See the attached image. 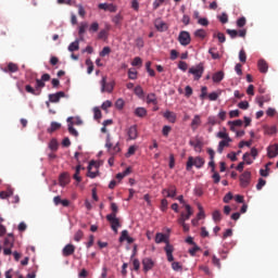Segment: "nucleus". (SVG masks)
<instances>
[{"label": "nucleus", "instance_id": "1", "mask_svg": "<svg viewBox=\"0 0 278 278\" xmlns=\"http://www.w3.org/2000/svg\"><path fill=\"white\" fill-rule=\"evenodd\" d=\"M205 165V160L201 156H189L186 165L187 170H192V166H195V168H203Z\"/></svg>", "mask_w": 278, "mask_h": 278}, {"label": "nucleus", "instance_id": "2", "mask_svg": "<svg viewBox=\"0 0 278 278\" xmlns=\"http://www.w3.org/2000/svg\"><path fill=\"white\" fill-rule=\"evenodd\" d=\"M203 73H205V67L203 66V63H200L195 66H191L189 68V74L193 75L194 81H199L203 77Z\"/></svg>", "mask_w": 278, "mask_h": 278}, {"label": "nucleus", "instance_id": "3", "mask_svg": "<svg viewBox=\"0 0 278 278\" xmlns=\"http://www.w3.org/2000/svg\"><path fill=\"white\" fill-rule=\"evenodd\" d=\"M101 92L112 93L114 91V81L108 83V76H103L100 80Z\"/></svg>", "mask_w": 278, "mask_h": 278}, {"label": "nucleus", "instance_id": "4", "mask_svg": "<svg viewBox=\"0 0 278 278\" xmlns=\"http://www.w3.org/2000/svg\"><path fill=\"white\" fill-rule=\"evenodd\" d=\"M186 213H181L180 217L178 218V225H184L186 224V220H190V216L194 214V211H192V206L190 204H185Z\"/></svg>", "mask_w": 278, "mask_h": 278}, {"label": "nucleus", "instance_id": "5", "mask_svg": "<svg viewBox=\"0 0 278 278\" xmlns=\"http://www.w3.org/2000/svg\"><path fill=\"white\" fill-rule=\"evenodd\" d=\"M178 42L182 47H188V45H190V42H192V38L190 37V33H188L186 30H181L178 35Z\"/></svg>", "mask_w": 278, "mask_h": 278}, {"label": "nucleus", "instance_id": "6", "mask_svg": "<svg viewBox=\"0 0 278 278\" xmlns=\"http://www.w3.org/2000/svg\"><path fill=\"white\" fill-rule=\"evenodd\" d=\"M106 220L111 225V229L114 233H118V227H121V220L115 215H106Z\"/></svg>", "mask_w": 278, "mask_h": 278}, {"label": "nucleus", "instance_id": "7", "mask_svg": "<svg viewBox=\"0 0 278 278\" xmlns=\"http://www.w3.org/2000/svg\"><path fill=\"white\" fill-rule=\"evenodd\" d=\"M105 147L110 155H116L117 153H121V146L118 144V142L115 146L112 144V141L110 140V136L106 138Z\"/></svg>", "mask_w": 278, "mask_h": 278}, {"label": "nucleus", "instance_id": "8", "mask_svg": "<svg viewBox=\"0 0 278 278\" xmlns=\"http://www.w3.org/2000/svg\"><path fill=\"white\" fill-rule=\"evenodd\" d=\"M239 181L241 188H249V185L251 184V172L245 170L243 174H241Z\"/></svg>", "mask_w": 278, "mask_h": 278}, {"label": "nucleus", "instance_id": "9", "mask_svg": "<svg viewBox=\"0 0 278 278\" xmlns=\"http://www.w3.org/2000/svg\"><path fill=\"white\" fill-rule=\"evenodd\" d=\"M66 97V93L64 91H59L56 93H50L48 96L50 103H60V99H64Z\"/></svg>", "mask_w": 278, "mask_h": 278}, {"label": "nucleus", "instance_id": "10", "mask_svg": "<svg viewBox=\"0 0 278 278\" xmlns=\"http://www.w3.org/2000/svg\"><path fill=\"white\" fill-rule=\"evenodd\" d=\"M154 27H155V29H157L161 33L168 30V24H166V22L162 21V18H156L154 21Z\"/></svg>", "mask_w": 278, "mask_h": 278}, {"label": "nucleus", "instance_id": "11", "mask_svg": "<svg viewBox=\"0 0 278 278\" xmlns=\"http://www.w3.org/2000/svg\"><path fill=\"white\" fill-rule=\"evenodd\" d=\"M75 249L73 243L66 244L62 250L63 257H71L75 253Z\"/></svg>", "mask_w": 278, "mask_h": 278}, {"label": "nucleus", "instance_id": "12", "mask_svg": "<svg viewBox=\"0 0 278 278\" xmlns=\"http://www.w3.org/2000/svg\"><path fill=\"white\" fill-rule=\"evenodd\" d=\"M164 251L167 255V262H175V257L173 256V252L175 251V248L170 243H167L164 248Z\"/></svg>", "mask_w": 278, "mask_h": 278}, {"label": "nucleus", "instance_id": "13", "mask_svg": "<svg viewBox=\"0 0 278 278\" xmlns=\"http://www.w3.org/2000/svg\"><path fill=\"white\" fill-rule=\"evenodd\" d=\"M166 192H167V198L175 199V197H177V187L172 185L169 186L168 189L162 190V194H166Z\"/></svg>", "mask_w": 278, "mask_h": 278}, {"label": "nucleus", "instance_id": "14", "mask_svg": "<svg viewBox=\"0 0 278 278\" xmlns=\"http://www.w3.org/2000/svg\"><path fill=\"white\" fill-rule=\"evenodd\" d=\"M70 182H71V176L68 175V173H62L59 177L60 186L64 188V186H68Z\"/></svg>", "mask_w": 278, "mask_h": 278}, {"label": "nucleus", "instance_id": "15", "mask_svg": "<svg viewBox=\"0 0 278 278\" xmlns=\"http://www.w3.org/2000/svg\"><path fill=\"white\" fill-rule=\"evenodd\" d=\"M142 266H143V270L146 273H149V270H151L153 266H155V263L153 262V260L146 257L142 260Z\"/></svg>", "mask_w": 278, "mask_h": 278}, {"label": "nucleus", "instance_id": "16", "mask_svg": "<svg viewBox=\"0 0 278 278\" xmlns=\"http://www.w3.org/2000/svg\"><path fill=\"white\" fill-rule=\"evenodd\" d=\"M128 138L129 140H136L138 138V126L134 125L128 128Z\"/></svg>", "mask_w": 278, "mask_h": 278}, {"label": "nucleus", "instance_id": "17", "mask_svg": "<svg viewBox=\"0 0 278 278\" xmlns=\"http://www.w3.org/2000/svg\"><path fill=\"white\" fill-rule=\"evenodd\" d=\"M267 155L269 159L277 157L278 155V144H273L267 148Z\"/></svg>", "mask_w": 278, "mask_h": 278}, {"label": "nucleus", "instance_id": "18", "mask_svg": "<svg viewBox=\"0 0 278 278\" xmlns=\"http://www.w3.org/2000/svg\"><path fill=\"white\" fill-rule=\"evenodd\" d=\"M93 166L98 168L97 162L94 161L89 162L87 177H90V179H94V177H97V172H92Z\"/></svg>", "mask_w": 278, "mask_h": 278}, {"label": "nucleus", "instance_id": "19", "mask_svg": "<svg viewBox=\"0 0 278 278\" xmlns=\"http://www.w3.org/2000/svg\"><path fill=\"white\" fill-rule=\"evenodd\" d=\"M200 126H201V115H194L191 122L192 131H197V129H199Z\"/></svg>", "mask_w": 278, "mask_h": 278}, {"label": "nucleus", "instance_id": "20", "mask_svg": "<svg viewBox=\"0 0 278 278\" xmlns=\"http://www.w3.org/2000/svg\"><path fill=\"white\" fill-rule=\"evenodd\" d=\"M257 66L260 73H268V63L264 59L258 60Z\"/></svg>", "mask_w": 278, "mask_h": 278}, {"label": "nucleus", "instance_id": "21", "mask_svg": "<svg viewBox=\"0 0 278 278\" xmlns=\"http://www.w3.org/2000/svg\"><path fill=\"white\" fill-rule=\"evenodd\" d=\"M99 10H105L108 12H116V5L109 3H100L98 5Z\"/></svg>", "mask_w": 278, "mask_h": 278}, {"label": "nucleus", "instance_id": "22", "mask_svg": "<svg viewBox=\"0 0 278 278\" xmlns=\"http://www.w3.org/2000/svg\"><path fill=\"white\" fill-rule=\"evenodd\" d=\"M163 116L170 123H176L177 121V114L172 111H166Z\"/></svg>", "mask_w": 278, "mask_h": 278}, {"label": "nucleus", "instance_id": "23", "mask_svg": "<svg viewBox=\"0 0 278 278\" xmlns=\"http://www.w3.org/2000/svg\"><path fill=\"white\" fill-rule=\"evenodd\" d=\"M155 242H156V244H162V242H165L166 244H169L168 240H166V235H164L162 232H157L155 235Z\"/></svg>", "mask_w": 278, "mask_h": 278}, {"label": "nucleus", "instance_id": "24", "mask_svg": "<svg viewBox=\"0 0 278 278\" xmlns=\"http://www.w3.org/2000/svg\"><path fill=\"white\" fill-rule=\"evenodd\" d=\"M212 79H213L214 84H220V80L225 79V73L216 72L215 74H213Z\"/></svg>", "mask_w": 278, "mask_h": 278}, {"label": "nucleus", "instance_id": "25", "mask_svg": "<svg viewBox=\"0 0 278 278\" xmlns=\"http://www.w3.org/2000/svg\"><path fill=\"white\" fill-rule=\"evenodd\" d=\"M83 170H85L84 167H81V165H77L76 166V169H75V174H74V179L75 181H77L78 184H81V177L79 176V173Z\"/></svg>", "mask_w": 278, "mask_h": 278}, {"label": "nucleus", "instance_id": "26", "mask_svg": "<svg viewBox=\"0 0 278 278\" xmlns=\"http://www.w3.org/2000/svg\"><path fill=\"white\" fill-rule=\"evenodd\" d=\"M86 29H88V23H80L78 28V35L80 36V40H84V35L86 34Z\"/></svg>", "mask_w": 278, "mask_h": 278}, {"label": "nucleus", "instance_id": "27", "mask_svg": "<svg viewBox=\"0 0 278 278\" xmlns=\"http://www.w3.org/2000/svg\"><path fill=\"white\" fill-rule=\"evenodd\" d=\"M62 127V124L58 122H52L50 127L48 128V134H53V131H58Z\"/></svg>", "mask_w": 278, "mask_h": 278}, {"label": "nucleus", "instance_id": "28", "mask_svg": "<svg viewBox=\"0 0 278 278\" xmlns=\"http://www.w3.org/2000/svg\"><path fill=\"white\" fill-rule=\"evenodd\" d=\"M25 90L29 94H34V97H40V91H38L36 88L34 89V87H31L30 85H26Z\"/></svg>", "mask_w": 278, "mask_h": 278}, {"label": "nucleus", "instance_id": "29", "mask_svg": "<svg viewBox=\"0 0 278 278\" xmlns=\"http://www.w3.org/2000/svg\"><path fill=\"white\" fill-rule=\"evenodd\" d=\"M14 247V237H7L4 239V248L12 249Z\"/></svg>", "mask_w": 278, "mask_h": 278}, {"label": "nucleus", "instance_id": "30", "mask_svg": "<svg viewBox=\"0 0 278 278\" xmlns=\"http://www.w3.org/2000/svg\"><path fill=\"white\" fill-rule=\"evenodd\" d=\"M217 138H220L222 140L231 141V137H229V134H227V129L225 128L223 131L217 132Z\"/></svg>", "mask_w": 278, "mask_h": 278}, {"label": "nucleus", "instance_id": "31", "mask_svg": "<svg viewBox=\"0 0 278 278\" xmlns=\"http://www.w3.org/2000/svg\"><path fill=\"white\" fill-rule=\"evenodd\" d=\"M147 103H152L153 105H157V97L155 93H149L147 96Z\"/></svg>", "mask_w": 278, "mask_h": 278}, {"label": "nucleus", "instance_id": "32", "mask_svg": "<svg viewBox=\"0 0 278 278\" xmlns=\"http://www.w3.org/2000/svg\"><path fill=\"white\" fill-rule=\"evenodd\" d=\"M146 114H147V109L144 108H137L135 110V115L138 116L139 118H144Z\"/></svg>", "mask_w": 278, "mask_h": 278}, {"label": "nucleus", "instance_id": "33", "mask_svg": "<svg viewBox=\"0 0 278 278\" xmlns=\"http://www.w3.org/2000/svg\"><path fill=\"white\" fill-rule=\"evenodd\" d=\"M194 36L195 38H201V40H203L205 36H207V33L205 31V29H197L194 31Z\"/></svg>", "mask_w": 278, "mask_h": 278}, {"label": "nucleus", "instance_id": "34", "mask_svg": "<svg viewBox=\"0 0 278 278\" xmlns=\"http://www.w3.org/2000/svg\"><path fill=\"white\" fill-rule=\"evenodd\" d=\"M68 51L73 53V51H79V40H75L68 46Z\"/></svg>", "mask_w": 278, "mask_h": 278}, {"label": "nucleus", "instance_id": "35", "mask_svg": "<svg viewBox=\"0 0 278 278\" xmlns=\"http://www.w3.org/2000/svg\"><path fill=\"white\" fill-rule=\"evenodd\" d=\"M228 125L230 126L231 131H233V127H242V119H236L232 122H228Z\"/></svg>", "mask_w": 278, "mask_h": 278}, {"label": "nucleus", "instance_id": "36", "mask_svg": "<svg viewBox=\"0 0 278 278\" xmlns=\"http://www.w3.org/2000/svg\"><path fill=\"white\" fill-rule=\"evenodd\" d=\"M45 81L41 80L40 78H37L36 79V89H37V92L40 91V93L42 92V89L41 88H45Z\"/></svg>", "mask_w": 278, "mask_h": 278}, {"label": "nucleus", "instance_id": "37", "mask_svg": "<svg viewBox=\"0 0 278 278\" xmlns=\"http://www.w3.org/2000/svg\"><path fill=\"white\" fill-rule=\"evenodd\" d=\"M210 55H212L213 60H220V54L216 52V48H211L208 50Z\"/></svg>", "mask_w": 278, "mask_h": 278}, {"label": "nucleus", "instance_id": "38", "mask_svg": "<svg viewBox=\"0 0 278 278\" xmlns=\"http://www.w3.org/2000/svg\"><path fill=\"white\" fill-rule=\"evenodd\" d=\"M146 70L149 73L150 77H155V71H153V68H151V61H148L146 63Z\"/></svg>", "mask_w": 278, "mask_h": 278}, {"label": "nucleus", "instance_id": "39", "mask_svg": "<svg viewBox=\"0 0 278 278\" xmlns=\"http://www.w3.org/2000/svg\"><path fill=\"white\" fill-rule=\"evenodd\" d=\"M165 2L166 0H154L152 4L153 10H159V8H162V5H164Z\"/></svg>", "mask_w": 278, "mask_h": 278}, {"label": "nucleus", "instance_id": "40", "mask_svg": "<svg viewBox=\"0 0 278 278\" xmlns=\"http://www.w3.org/2000/svg\"><path fill=\"white\" fill-rule=\"evenodd\" d=\"M128 79H138V71L136 70H128Z\"/></svg>", "mask_w": 278, "mask_h": 278}, {"label": "nucleus", "instance_id": "41", "mask_svg": "<svg viewBox=\"0 0 278 278\" xmlns=\"http://www.w3.org/2000/svg\"><path fill=\"white\" fill-rule=\"evenodd\" d=\"M198 251H201V248L194 244L193 248L189 249V255H191V257H194Z\"/></svg>", "mask_w": 278, "mask_h": 278}, {"label": "nucleus", "instance_id": "42", "mask_svg": "<svg viewBox=\"0 0 278 278\" xmlns=\"http://www.w3.org/2000/svg\"><path fill=\"white\" fill-rule=\"evenodd\" d=\"M111 211H112V213L109 214V216H116L118 214V205H116V203L112 202Z\"/></svg>", "mask_w": 278, "mask_h": 278}, {"label": "nucleus", "instance_id": "43", "mask_svg": "<svg viewBox=\"0 0 278 278\" xmlns=\"http://www.w3.org/2000/svg\"><path fill=\"white\" fill-rule=\"evenodd\" d=\"M172 268L176 273H179V270H184V267L181 266V263H179V262L172 263Z\"/></svg>", "mask_w": 278, "mask_h": 278}, {"label": "nucleus", "instance_id": "44", "mask_svg": "<svg viewBox=\"0 0 278 278\" xmlns=\"http://www.w3.org/2000/svg\"><path fill=\"white\" fill-rule=\"evenodd\" d=\"M86 64H87V66H88L87 73H88V75H91V74H92V71H94V65L92 64V61H91L90 59H88V60L86 61Z\"/></svg>", "mask_w": 278, "mask_h": 278}, {"label": "nucleus", "instance_id": "45", "mask_svg": "<svg viewBox=\"0 0 278 278\" xmlns=\"http://www.w3.org/2000/svg\"><path fill=\"white\" fill-rule=\"evenodd\" d=\"M112 22L114 23V25H117V26L121 25V23H123V15L116 14L113 17Z\"/></svg>", "mask_w": 278, "mask_h": 278}, {"label": "nucleus", "instance_id": "46", "mask_svg": "<svg viewBox=\"0 0 278 278\" xmlns=\"http://www.w3.org/2000/svg\"><path fill=\"white\" fill-rule=\"evenodd\" d=\"M239 60L242 62V64L247 63V52L244 49H241L239 52Z\"/></svg>", "mask_w": 278, "mask_h": 278}, {"label": "nucleus", "instance_id": "47", "mask_svg": "<svg viewBox=\"0 0 278 278\" xmlns=\"http://www.w3.org/2000/svg\"><path fill=\"white\" fill-rule=\"evenodd\" d=\"M84 238V231L78 230L75 235H74V240L75 242H81V239Z\"/></svg>", "mask_w": 278, "mask_h": 278}, {"label": "nucleus", "instance_id": "48", "mask_svg": "<svg viewBox=\"0 0 278 278\" xmlns=\"http://www.w3.org/2000/svg\"><path fill=\"white\" fill-rule=\"evenodd\" d=\"M68 131L71 136H74V138H77V136H79V132L77 131V129H75V127H73V124L68 125Z\"/></svg>", "mask_w": 278, "mask_h": 278}, {"label": "nucleus", "instance_id": "49", "mask_svg": "<svg viewBox=\"0 0 278 278\" xmlns=\"http://www.w3.org/2000/svg\"><path fill=\"white\" fill-rule=\"evenodd\" d=\"M218 21H220L223 25H225L226 23H229V16L227 15V13H222V15L218 16Z\"/></svg>", "mask_w": 278, "mask_h": 278}, {"label": "nucleus", "instance_id": "50", "mask_svg": "<svg viewBox=\"0 0 278 278\" xmlns=\"http://www.w3.org/2000/svg\"><path fill=\"white\" fill-rule=\"evenodd\" d=\"M222 214L220 211H214L213 212V220L215 223H220Z\"/></svg>", "mask_w": 278, "mask_h": 278}, {"label": "nucleus", "instance_id": "51", "mask_svg": "<svg viewBox=\"0 0 278 278\" xmlns=\"http://www.w3.org/2000/svg\"><path fill=\"white\" fill-rule=\"evenodd\" d=\"M8 71L10 73H16L18 71V65H16L14 63H9L8 64Z\"/></svg>", "mask_w": 278, "mask_h": 278}, {"label": "nucleus", "instance_id": "52", "mask_svg": "<svg viewBox=\"0 0 278 278\" xmlns=\"http://www.w3.org/2000/svg\"><path fill=\"white\" fill-rule=\"evenodd\" d=\"M115 108L117 110H123V108H125V101L123 99H117L115 102Z\"/></svg>", "mask_w": 278, "mask_h": 278}, {"label": "nucleus", "instance_id": "53", "mask_svg": "<svg viewBox=\"0 0 278 278\" xmlns=\"http://www.w3.org/2000/svg\"><path fill=\"white\" fill-rule=\"evenodd\" d=\"M243 161L245 162V164L251 165L253 164V160H251V154L249 152L243 154Z\"/></svg>", "mask_w": 278, "mask_h": 278}, {"label": "nucleus", "instance_id": "54", "mask_svg": "<svg viewBox=\"0 0 278 278\" xmlns=\"http://www.w3.org/2000/svg\"><path fill=\"white\" fill-rule=\"evenodd\" d=\"M49 149H51V151H58V140L52 139L49 143Z\"/></svg>", "mask_w": 278, "mask_h": 278}, {"label": "nucleus", "instance_id": "55", "mask_svg": "<svg viewBox=\"0 0 278 278\" xmlns=\"http://www.w3.org/2000/svg\"><path fill=\"white\" fill-rule=\"evenodd\" d=\"M178 68L180 71H184V73H186V71H188V63H186L185 61H179Z\"/></svg>", "mask_w": 278, "mask_h": 278}, {"label": "nucleus", "instance_id": "56", "mask_svg": "<svg viewBox=\"0 0 278 278\" xmlns=\"http://www.w3.org/2000/svg\"><path fill=\"white\" fill-rule=\"evenodd\" d=\"M212 173H213L212 179L214 184H220V174H218V172H212Z\"/></svg>", "mask_w": 278, "mask_h": 278}, {"label": "nucleus", "instance_id": "57", "mask_svg": "<svg viewBox=\"0 0 278 278\" xmlns=\"http://www.w3.org/2000/svg\"><path fill=\"white\" fill-rule=\"evenodd\" d=\"M132 66H142V59H140V56H136L132 62H131Z\"/></svg>", "mask_w": 278, "mask_h": 278}, {"label": "nucleus", "instance_id": "58", "mask_svg": "<svg viewBox=\"0 0 278 278\" xmlns=\"http://www.w3.org/2000/svg\"><path fill=\"white\" fill-rule=\"evenodd\" d=\"M166 210H168V200L163 199V200L161 201V211H162V212H166Z\"/></svg>", "mask_w": 278, "mask_h": 278}, {"label": "nucleus", "instance_id": "59", "mask_svg": "<svg viewBox=\"0 0 278 278\" xmlns=\"http://www.w3.org/2000/svg\"><path fill=\"white\" fill-rule=\"evenodd\" d=\"M128 238H129V231L123 230L122 235L119 237V242H125V240L128 239Z\"/></svg>", "mask_w": 278, "mask_h": 278}, {"label": "nucleus", "instance_id": "60", "mask_svg": "<svg viewBox=\"0 0 278 278\" xmlns=\"http://www.w3.org/2000/svg\"><path fill=\"white\" fill-rule=\"evenodd\" d=\"M240 110H249V101H241L238 103Z\"/></svg>", "mask_w": 278, "mask_h": 278}, {"label": "nucleus", "instance_id": "61", "mask_svg": "<svg viewBox=\"0 0 278 278\" xmlns=\"http://www.w3.org/2000/svg\"><path fill=\"white\" fill-rule=\"evenodd\" d=\"M226 34H228V36H230V38H238V30H236V29H227Z\"/></svg>", "mask_w": 278, "mask_h": 278}, {"label": "nucleus", "instance_id": "62", "mask_svg": "<svg viewBox=\"0 0 278 278\" xmlns=\"http://www.w3.org/2000/svg\"><path fill=\"white\" fill-rule=\"evenodd\" d=\"M264 186H266V180H264V178H260L256 185V190H262Z\"/></svg>", "mask_w": 278, "mask_h": 278}, {"label": "nucleus", "instance_id": "63", "mask_svg": "<svg viewBox=\"0 0 278 278\" xmlns=\"http://www.w3.org/2000/svg\"><path fill=\"white\" fill-rule=\"evenodd\" d=\"M76 8H78L79 16H81L84 18V16H86V9H84V5L78 4V5H76Z\"/></svg>", "mask_w": 278, "mask_h": 278}, {"label": "nucleus", "instance_id": "64", "mask_svg": "<svg viewBox=\"0 0 278 278\" xmlns=\"http://www.w3.org/2000/svg\"><path fill=\"white\" fill-rule=\"evenodd\" d=\"M244 25H247V17H240V18L237 21V26H238V27H244Z\"/></svg>", "mask_w": 278, "mask_h": 278}]
</instances>
